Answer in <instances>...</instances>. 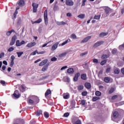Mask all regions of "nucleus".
Wrapping results in <instances>:
<instances>
[{"mask_svg":"<svg viewBox=\"0 0 124 124\" xmlns=\"http://www.w3.org/2000/svg\"><path fill=\"white\" fill-rule=\"evenodd\" d=\"M28 100L31 104H33V103L37 104V103H39V98L36 96H31Z\"/></svg>","mask_w":124,"mask_h":124,"instance_id":"f257e3e1","label":"nucleus"},{"mask_svg":"<svg viewBox=\"0 0 124 124\" xmlns=\"http://www.w3.org/2000/svg\"><path fill=\"white\" fill-rule=\"evenodd\" d=\"M44 18L45 20V24L46 25V26H47V25H48V15L47 10H46L44 12Z\"/></svg>","mask_w":124,"mask_h":124,"instance_id":"f03ea898","label":"nucleus"},{"mask_svg":"<svg viewBox=\"0 0 124 124\" xmlns=\"http://www.w3.org/2000/svg\"><path fill=\"white\" fill-rule=\"evenodd\" d=\"M13 124H24V120L20 118L15 119Z\"/></svg>","mask_w":124,"mask_h":124,"instance_id":"7ed1b4c3","label":"nucleus"},{"mask_svg":"<svg viewBox=\"0 0 124 124\" xmlns=\"http://www.w3.org/2000/svg\"><path fill=\"white\" fill-rule=\"evenodd\" d=\"M16 40H17V36H16V35H14L12 38L10 45L11 46L14 45L15 44V42H16Z\"/></svg>","mask_w":124,"mask_h":124,"instance_id":"20e7f679","label":"nucleus"},{"mask_svg":"<svg viewBox=\"0 0 124 124\" xmlns=\"http://www.w3.org/2000/svg\"><path fill=\"white\" fill-rule=\"evenodd\" d=\"M104 43L103 41H99L95 43L93 45V48H97V47H99L101 45H102Z\"/></svg>","mask_w":124,"mask_h":124,"instance_id":"39448f33","label":"nucleus"},{"mask_svg":"<svg viewBox=\"0 0 124 124\" xmlns=\"http://www.w3.org/2000/svg\"><path fill=\"white\" fill-rule=\"evenodd\" d=\"M24 44H25V41H24V40H22L20 43V40H17L16 43V47H20V46H22V45H24Z\"/></svg>","mask_w":124,"mask_h":124,"instance_id":"423d86ee","label":"nucleus"},{"mask_svg":"<svg viewBox=\"0 0 124 124\" xmlns=\"http://www.w3.org/2000/svg\"><path fill=\"white\" fill-rule=\"evenodd\" d=\"M65 4L66 5H68V6H72L74 5V2H73V0H66Z\"/></svg>","mask_w":124,"mask_h":124,"instance_id":"0eeeda50","label":"nucleus"},{"mask_svg":"<svg viewBox=\"0 0 124 124\" xmlns=\"http://www.w3.org/2000/svg\"><path fill=\"white\" fill-rule=\"evenodd\" d=\"M92 38V36H88L85 38H84L81 41V43H86V42H88L90 39Z\"/></svg>","mask_w":124,"mask_h":124,"instance_id":"6e6552de","label":"nucleus"},{"mask_svg":"<svg viewBox=\"0 0 124 124\" xmlns=\"http://www.w3.org/2000/svg\"><path fill=\"white\" fill-rule=\"evenodd\" d=\"M35 45H36V43H35V42H31L28 43L26 46L28 48H31V47H33V46H35Z\"/></svg>","mask_w":124,"mask_h":124,"instance_id":"1a4fd4ad","label":"nucleus"},{"mask_svg":"<svg viewBox=\"0 0 124 124\" xmlns=\"http://www.w3.org/2000/svg\"><path fill=\"white\" fill-rule=\"evenodd\" d=\"M59 44V42H56L55 44H54L51 47V51H55L58 48V46Z\"/></svg>","mask_w":124,"mask_h":124,"instance_id":"9d476101","label":"nucleus"},{"mask_svg":"<svg viewBox=\"0 0 124 124\" xmlns=\"http://www.w3.org/2000/svg\"><path fill=\"white\" fill-rule=\"evenodd\" d=\"M119 117V112L118 111H114L113 114V117H112V120L114 121V119H117Z\"/></svg>","mask_w":124,"mask_h":124,"instance_id":"9b49d317","label":"nucleus"},{"mask_svg":"<svg viewBox=\"0 0 124 124\" xmlns=\"http://www.w3.org/2000/svg\"><path fill=\"white\" fill-rule=\"evenodd\" d=\"M80 77V73H77L74 78V82H77L78 81V78Z\"/></svg>","mask_w":124,"mask_h":124,"instance_id":"f8f14e48","label":"nucleus"},{"mask_svg":"<svg viewBox=\"0 0 124 124\" xmlns=\"http://www.w3.org/2000/svg\"><path fill=\"white\" fill-rule=\"evenodd\" d=\"M62 95L64 99H68L70 97V95L68 93H64Z\"/></svg>","mask_w":124,"mask_h":124,"instance_id":"ddd939ff","label":"nucleus"},{"mask_svg":"<svg viewBox=\"0 0 124 124\" xmlns=\"http://www.w3.org/2000/svg\"><path fill=\"white\" fill-rule=\"evenodd\" d=\"M67 72L69 74H73V73H74V70L72 68H70L67 69Z\"/></svg>","mask_w":124,"mask_h":124,"instance_id":"4468645a","label":"nucleus"},{"mask_svg":"<svg viewBox=\"0 0 124 124\" xmlns=\"http://www.w3.org/2000/svg\"><path fill=\"white\" fill-rule=\"evenodd\" d=\"M56 24L58 26H62V25H66V22L64 21H57L56 22Z\"/></svg>","mask_w":124,"mask_h":124,"instance_id":"2eb2a0df","label":"nucleus"},{"mask_svg":"<svg viewBox=\"0 0 124 124\" xmlns=\"http://www.w3.org/2000/svg\"><path fill=\"white\" fill-rule=\"evenodd\" d=\"M85 87L86 89H90L92 88V85H91V83L86 82L85 83Z\"/></svg>","mask_w":124,"mask_h":124,"instance_id":"dca6fc26","label":"nucleus"},{"mask_svg":"<svg viewBox=\"0 0 124 124\" xmlns=\"http://www.w3.org/2000/svg\"><path fill=\"white\" fill-rule=\"evenodd\" d=\"M80 77L82 80H87V74H81Z\"/></svg>","mask_w":124,"mask_h":124,"instance_id":"f3484780","label":"nucleus"},{"mask_svg":"<svg viewBox=\"0 0 124 124\" xmlns=\"http://www.w3.org/2000/svg\"><path fill=\"white\" fill-rule=\"evenodd\" d=\"M42 22V19L39 18L37 20L32 22V24L33 25V24H40V23H41Z\"/></svg>","mask_w":124,"mask_h":124,"instance_id":"a211bd4d","label":"nucleus"},{"mask_svg":"<svg viewBox=\"0 0 124 124\" xmlns=\"http://www.w3.org/2000/svg\"><path fill=\"white\" fill-rule=\"evenodd\" d=\"M72 122L74 124H82V123L80 120H78L77 121H75L74 119H73Z\"/></svg>","mask_w":124,"mask_h":124,"instance_id":"6ab92c4d","label":"nucleus"},{"mask_svg":"<svg viewBox=\"0 0 124 124\" xmlns=\"http://www.w3.org/2000/svg\"><path fill=\"white\" fill-rule=\"evenodd\" d=\"M12 32H15V31L14 30H12L10 31H7L6 33V34L7 35V36H9V35H10Z\"/></svg>","mask_w":124,"mask_h":124,"instance_id":"aec40b11","label":"nucleus"},{"mask_svg":"<svg viewBox=\"0 0 124 124\" xmlns=\"http://www.w3.org/2000/svg\"><path fill=\"white\" fill-rule=\"evenodd\" d=\"M19 6H24L25 5V1L23 0H20L18 3Z\"/></svg>","mask_w":124,"mask_h":124,"instance_id":"412c9836","label":"nucleus"},{"mask_svg":"<svg viewBox=\"0 0 124 124\" xmlns=\"http://www.w3.org/2000/svg\"><path fill=\"white\" fill-rule=\"evenodd\" d=\"M20 90L21 92H25V91H26V87H25L24 84L21 85Z\"/></svg>","mask_w":124,"mask_h":124,"instance_id":"4be33fe9","label":"nucleus"},{"mask_svg":"<svg viewBox=\"0 0 124 124\" xmlns=\"http://www.w3.org/2000/svg\"><path fill=\"white\" fill-rule=\"evenodd\" d=\"M71 41V40L69 39L68 40H67L66 41L63 42L62 45L61 46H64V45H65V44H67V43L70 42Z\"/></svg>","mask_w":124,"mask_h":124,"instance_id":"5701e85b","label":"nucleus"},{"mask_svg":"<svg viewBox=\"0 0 124 124\" xmlns=\"http://www.w3.org/2000/svg\"><path fill=\"white\" fill-rule=\"evenodd\" d=\"M113 71L115 74H119L120 73V69L116 68L114 69Z\"/></svg>","mask_w":124,"mask_h":124,"instance_id":"b1692460","label":"nucleus"},{"mask_svg":"<svg viewBox=\"0 0 124 124\" xmlns=\"http://www.w3.org/2000/svg\"><path fill=\"white\" fill-rule=\"evenodd\" d=\"M35 114H36V116H37V117H39V116L41 115V114H42V110H37Z\"/></svg>","mask_w":124,"mask_h":124,"instance_id":"393cba45","label":"nucleus"},{"mask_svg":"<svg viewBox=\"0 0 124 124\" xmlns=\"http://www.w3.org/2000/svg\"><path fill=\"white\" fill-rule=\"evenodd\" d=\"M51 93V90L50 89H47V90L46 91L45 94V96H47L49 95V94H50Z\"/></svg>","mask_w":124,"mask_h":124,"instance_id":"a878e982","label":"nucleus"},{"mask_svg":"<svg viewBox=\"0 0 124 124\" xmlns=\"http://www.w3.org/2000/svg\"><path fill=\"white\" fill-rule=\"evenodd\" d=\"M67 54V52H63L62 53H61L59 55L60 58H63L66 56Z\"/></svg>","mask_w":124,"mask_h":124,"instance_id":"bb28decb","label":"nucleus"},{"mask_svg":"<svg viewBox=\"0 0 124 124\" xmlns=\"http://www.w3.org/2000/svg\"><path fill=\"white\" fill-rule=\"evenodd\" d=\"M64 80L65 82H67L68 83L70 82V78L68 77H65L64 78Z\"/></svg>","mask_w":124,"mask_h":124,"instance_id":"cd10ccee","label":"nucleus"},{"mask_svg":"<svg viewBox=\"0 0 124 124\" xmlns=\"http://www.w3.org/2000/svg\"><path fill=\"white\" fill-rule=\"evenodd\" d=\"M108 32H106V33H105V32H102V33H101L100 34L99 36H100V37H103V36H106V35H108Z\"/></svg>","mask_w":124,"mask_h":124,"instance_id":"c85d7f7f","label":"nucleus"},{"mask_svg":"<svg viewBox=\"0 0 124 124\" xmlns=\"http://www.w3.org/2000/svg\"><path fill=\"white\" fill-rule=\"evenodd\" d=\"M16 54L17 55V57L18 58H20L22 56V55H23V54H24V52H23V51L17 52Z\"/></svg>","mask_w":124,"mask_h":124,"instance_id":"c756f323","label":"nucleus"},{"mask_svg":"<svg viewBox=\"0 0 124 124\" xmlns=\"http://www.w3.org/2000/svg\"><path fill=\"white\" fill-rule=\"evenodd\" d=\"M84 89V86L82 85H78V91H82Z\"/></svg>","mask_w":124,"mask_h":124,"instance_id":"7c9ffc66","label":"nucleus"},{"mask_svg":"<svg viewBox=\"0 0 124 124\" xmlns=\"http://www.w3.org/2000/svg\"><path fill=\"white\" fill-rule=\"evenodd\" d=\"M105 12L107 14V15H109V13H110V9L107 8L105 9Z\"/></svg>","mask_w":124,"mask_h":124,"instance_id":"2f4dec72","label":"nucleus"},{"mask_svg":"<svg viewBox=\"0 0 124 124\" xmlns=\"http://www.w3.org/2000/svg\"><path fill=\"white\" fill-rule=\"evenodd\" d=\"M99 99H100V97L94 96L93 97L92 100L93 101H96V100H98Z\"/></svg>","mask_w":124,"mask_h":124,"instance_id":"473e14b6","label":"nucleus"},{"mask_svg":"<svg viewBox=\"0 0 124 124\" xmlns=\"http://www.w3.org/2000/svg\"><path fill=\"white\" fill-rule=\"evenodd\" d=\"M101 16L100 15H98V16H94L93 17V19L94 20H99L100 19Z\"/></svg>","mask_w":124,"mask_h":124,"instance_id":"72a5a7b5","label":"nucleus"},{"mask_svg":"<svg viewBox=\"0 0 124 124\" xmlns=\"http://www.w3.org/2000/svg\"><path fill=\"white\" fill-rule=\"evenodd\" d=\"M78 18H79V19H84L85 18V15L84 14H80L78 16Z\"/></svg>","mask_w":124,"mask_h":124,"instance_id":"f704fd0d","label":"nucleus"},{"mask_svg":"<svg viewBox=\"0 0 124 124\" xmlns=\"http://www.w3.org/2000/svg\"><path fill=\"white\" fill-rule=\"evenodd\" d=\"M95 94L96 95V96H100L101 95V92L99 91H96Z\"/></svg>","mask_w":124,"mask_h":124,"instance_id":"c9c22d12","label":"nucleus"},{"mask_svg":"<svg viewBox=\"0 0 124 124\" xmlns=\"http://www.w3.org/2000/svg\"><path fill=\"white\" fill-rule=\"evenodd\" d=\"M71 38H72V39H76V38H77V36L75 33H73L71 35Z\"/></svg>","mask_w":124,"mask_h":124,"instance_id":"e433bc0d","label":"nucleus"},{"mask_svg":"<svg viewBox=\"0 0 124 124\" xmlns=\"http://www.w3.org/2000/svg\"><path fill=\"white\" fill-rule=\"evenodd\" d=\"M48 64L44 66L42 69V71H45L47 70V68H48Z\"/></svg>","mask_w":124,"mask_h":124,"instance_id":"4c0bfd02","label":"nucleus"},{"mask_svg":"<svg viewBox=\"0 0 124 124\" xmlns=\"http://www.w3.org/2000/svg\"><path fill=\"white\" fill-rule=\"evenodd\" d=\"M104 81L106 83H109V82H110V78H105Z\"/></svg>","mask_w":124,"mask_h":124,"instance_id":"58836bf2","label":"nucleus"},{"mask_svg":"<svg viewBox=\"0 0 124 124\" xmlns=\"http://www.w3.org/2000/svg\"><path fill=\"white\" fill-rule=\"evenodd\" d=\"M44 115L45 116V117L46 118L48 119V118L49 117V113L47 112H45L44 113Z\"/></svg>","mask_w":124,"mask_h":124,"instance_id":"ea45409f","label":"nucleus"},{"mask_svg":"<svg viewBox=\"0 0 124 124\" xmlns=\"http://www.w3.org/2000/svg\"><path fill=\"white\" fill-rule=\"evenodd\" d=\"M53 10H54V11H57V10H59V6L57 5H54Z\"/></svg>","mask_w":124,"mask_h":124,"instance_id":"a19ab883","label":"nucleus"},{"mask_svg":"<svg viewBox=\"0 0 124 124\" xmlns=\"http://www.w3.org/2000/svg\"><path fill=\"white\" fill-rule=\"evenodd\" d=\"M108 58V55L106 54H104L102 56V60H105V59Z\"/></svg>","mask_w":124,"mask_h":124,"instance_id":"79ce46f5","label":"nucleus"},{"mask_svg":"<svg viewBox=\"0 0 124 124\" xmlns=\"http://www.w3.org/2000/svg\"><path fill=\"white\" fill-rule=\"evenodd\" d=\"M33 8H37L38 7V4L35 3H32Z\"/></svg>","mask_w":124,"mask_h":124,"instance_id":"37998d69","label":"nucleus"},{"mask_svg":"<svg viewBox=\"0 0 124 124\" xmlns=\"http://www.w3.org/2000/svg\"><path fill=\"white\" fill-rule=\"evenodd\" d=\"M51 42H53V41H49L48 42H47V43H46V44H44L42 46V47H43V48H44V47H46V45H48V44L49 43H51Z\"/></svg>","mask_w":124,"mask_h":124,"instance_id":"c03bdc74","label":"nucleus"},{"mask_svg":"<svg viewBox=\"0 0 124 124\" xmlns=\"http://www.w3.org/2000/svg\"><path fill=\"white\" fill-rule=\"evenodd\" d=\"M106 62H107V60H105L101 62V65H104V64H105V63H106Z\"/></svg>","mask_w":124,"mask_h":124,"instance_id":"a18cd8bd","label":"nucleus"},{"mask_svg":"<svg viewBox=\"0 0 124 124\" xmlns=\"http://www.w3.org/2000/svg\"><path fill=\"white\" fill-rule=\"evenodd\" d=\"M81 94H82V96H86V95H87V94H88V92H87L86 91L83 92L81 93Z\"/></svg>","mask_w":124,"mask_h":124,"instance_id":"49530a36","label":"nucleus"},{"mask_svg":"<svg viewBox=\"0 0 124 124\" xmlns=\"http://www.w3.org/2000/svg\"><path fill=\"white\" fill-rule=\"evenodd\" d=\"M8 51V52H12V51H14V47L12 46L10 47V48H9Z\"/></svg>","mask_w":124,"mask_h":124,"instance_id":"de8ad7c7","label":"nucleus"},{"mask_svg":"<svg viewBox=\"0 0 124 124\" xmlns=\"http://www.w3.org/2000/svg\"><path fill=\"white\" fill-rule=\"evenodd\" d=\"M36 54H37V50L32 52L30 55L31 56H34Z\"/></svg>","mask_w":124,"mask_h":124,"instance_id":"09e8293b","label":"nucleus"},{"mask_svg":"<svg viewBox=\"0 0 124 124\" xmlns=\"http://www.w3.org/2000/svg\"><path fill=\"white\" fill-rule=\"evenodd\" d=\"M57 60H58V59L55 57H54L51 59V62H56L57 61Z\"/></svg>","mask_w":124,"mask_h":124,"instance_id":"8fccbe9b","label":"nucleus"},{"mask_svg":"<svg viewBox=\"0 0 124 124\" xmlns=\"http://www.w3.org/2000/svg\"><path fill=\"white\" fill-rule=\"evenodd\" d=\"M114 91H115V89L113 88H111L109 91V93H112L114 92Z\"/></svg>","mask_w":124,"mask_h":124,"instance_id":"3c124183","label":"nucleus"},{"mask_svg":"<svg viewBox=\"0 0 124 124\" xmlns=\"http://www.w3.org/2000/svg\"><path fill=\"white\" fill-rule=\"evenodd\" d=\"M68 116H69V113L68 112H66L63 115V117H65V118H67Z\"/></svg>","mask_w":124,"mask_h":124,"instance_id":"603ef678","label":"nucleus"},{"mask_svg":"<svg viewBox=\"0 0 124 124\" xmlns=\"http://www.w3.org/2000/svg\"><path fill=\"white\" fill-rule=\"evenodd\" d=\"M87 54H88V52L82 53L80 54V57H83V56H85V55H87Z\"/></svg>","mask_w":124,"mask_h":124,"instance_id":"864d4df0","label":"nucleus"},{"mask_svg":"<svg viewBox=\"0 0 124 124\" xmlns=\"http://www.w3.org/2000/svg\"><path fill=\"white\" fill-rule=\"evenodd\" d=\"M13 96H14V97H15V98H19V97H20V96H21V94H16V95H13Z\"/></svg>","mask_w":124,"mask_h":124,"instance_id":"5fc2aeb1","label":"nucleus"},{"mask_svg":"<svg viewBox=\"0 0 124 124\" xmlns=\"http://www.w3.org/2000/svg\"><path fill=\"white\" fill-rule=\"evenodd\" d=\"M16 94H20V93H19V91L17 90H16L14 92V93L13 94V95H15Z\"/></svg>","mask_w":124,"mask_h":124,"instance_id":"6e6d98bb","label":"nucleus"},{"mask_svg":"<svg viewBox=\"0 0 124 124\" xmlns=\"http://www.w3.org/2000/svg\"><path fill=\"white\" fill-rule=\"evenodd\" d=\"M11 61H13L14 62L15 60V56H14V55H12L11 57Z\"/></svg>","mask_w":124,"mask_h":124,"instance_id":"4d7b16f0","label":"nucleus"},{"mask_svg":"<svg viewBox=\"0 0 124 124\" xmlns=\"http://www.w3.org/2000/svg\"><path fill=\"white\" fill-rule=\"evenodd\" d=\"M93 62H94V63H98V60H97L96 59H93Z\"/></svg>","mask_w":124,"mask_h":124,"instance_id":"13d9d810","label":"nucleus"},{"mask_svg":"<svg viewBox=\"0 0 124 124\" xmlns=\"http://www.w3.org/2000/svg\"><path fill=\"white\" fill-rule=\"evenodd\" d=\"M116 98H118V95H115L112 96V99L113 100H115V99H116Z\"/></svg>","mask_w":124,"mask_h":124,"instance_id":"bf43d9fd","label":"nucleus"},{"mask_svg":"<svg viewBox=\"0 0 124 124\" xmlns=\"http://www.w3.org/2000/svg\"><path fill=\"white\" fill-rule=\"evenodd\" d=\"M119 49H120V50H122L123 49H124V44H123L122 45H120L119 47Z\"/></svg>","mask_w":124,"mask_h":124,"instance_id":"052dcab7","label":"nucleus"},{"mask_svg":"<svg viewBox=\"0 0 124 124\" xmlns=\"http://www.w3.org/2000/svg\"><path fill=\"white\" fill-rule=\"evenodd\" d=\"M80 104L81 105H82V106H84L85 104V101L84 100H82Z\"/></svg>","mask_w":124,"mask_h":124,"instance_id":"680f3d73","label":"nucleus"},{"mask_svg":"<svg viewBox=\"0 0 124 124\" xmlns=\"http://www.w3.org/2000/svg\"><path fill=\"white\" fill-rule=\"evenodd\" d=\"M3 57H4V52H2L0 54V59L3 58Z\"/></svg>","mask_w":124,"mask_h":124,"instance_id":"e2e57ef3","label":"nucleus"},{"mask_svg":"<svg viewBox=\"0 0 124 124\" xmlns=\"http://www.w3.org/2000/svg\"><path fill=\"white\" fill-rule=\"evenodd\" d=\"M0 84H1L2 86H5V82L4 81V80H1Z\"/></svg>","mask_w":124,"mask_h":124,"instance_id":"0e129e2a","label":"nucleus"},{"mask_svg":"<svg viewBox=\"0 0 124 124\" xmlns=\"http://www.w3.org/2000/svg\"><path fill=\"white\" fill-rule=\"evenodd\" d=\"M112 53L114 54L117 53V49L114 48L113 50H112Z\"/></svg>","mask_w":124,"mask_h":124,"instance_id":"69168bd1","label":"nucleus"},{"mask_svg":"<svg viewBox=\"0 0 124 124\" xmlns=\"http://www.w3.org/2000/svg\"><path fill=\"white\" fill-rule=\"evenodd\" d=\"M44 53H45V51H40V52L37 51L38 55H41L42 54H44Z\"/></svg>","mask_w":124,"mask_h":124,"instance_id":"338daca9","label":"nucleus"},{"mask_svg":"<svg viewBox=\"0 0 124 124\" xmlns=\"http://www.w3.org/2000/svg\"><path fill=\"white\" fill-rule=\"evenodd\" d=\"M13 65H14V61H11V63H10L11 67H13Z\"/></svg>","mask_w":124,"mask_h":124,"instance_id":"774afa93","label":"nucleus"}]
</instances>
